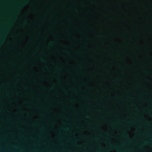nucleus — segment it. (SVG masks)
Returning a JSON list of instances; mask_svg holds the SVG:
<instances>
[{"mask_svg": "<svg viewBox=\"0 0 152 152\" xmlns=\"http://www.w3.org/2000/svg\"><path fill=\"white\" fill-rule=\"evenodd\" d=\"M31 0H29V67H31Z\"/></svg>", "mask_w": 152, "mask_h": 152, "instance_id": "obj_1", "label": "nucleus"}, {"mask_svg": "<svg viewBox=\"0 0 152 152\" xmlns=\"http://www.w3.org/2000/svg\"><path fill=\"white\" fill-rule=\"evenodd\" d=\"M39 127L37 126L35 127V133L34 136L36 141H37L40 139L38 136V133H40V129H42V128L41 126H40V125H39Z\"/></svg>", "mask_w": 152, "mask_h": 152, "instance_id": "obj_2", "label": "nucleus"}, {"mask_svg": "<svg viewBox=\"0 0 152 152\" xmlns=\"http://www.w3.org/2000/svg\"><path fill=\"white\" fill-rule=\"evenodd\" d=\"M38 93H37V96H36V99L38 100H39V96H38Z\"/></svg>", "mask_w": 152, "mask_h": 152, "instance_id": "obj_3", "label": "nucleus"}, {"mask_svg": "<svg viewBox=\"0 0 152 152\" xmlns=\"http://www.w3.org/2000/svg\"><path fill=\"white\" fill-rule=\"evenodd\" d=\"M36 79H37V81H38V76L37 75L36 76ZM37 83L38 82V81H37Z\"/></svg>", "mask_w": 152, "mask_h": 152, "instance_id": "obj_4", "label": "nucleus"}, {"mask_svg": "<svg viewBox=\"0 0 152 152\" xmlns=\"http://www.w3.org/2000/svg\"><path fill=\"white\" fill-rule=\"evenodd\" d=\"M37 102V104H40V103L39 102Z\"/></svg>", "mask_w": 152, "mask_h": 152, "instance_id": "obj_5", "label": "nucleus"}, {"mask_svg": "<svg viewBox=\"0 0 152 152\" xmlns=\"http://www.w3.org/2000/svg\"><path fill=\"white\" fill-rule=\"evenodd\" d=\"M36 144H37V145H38V142H36Z\"/></svg>", "mask_w": 152, "mask_h": 152, "instance_id": "obj_6", "label": "nucleus"}, {"mask_svg": "<svg viewBox=\"0 0 152 152\" xmlns=\"http://www.w3.org/2000/svg\"><path fill=\"white\" fill-rule=\"evenodd\" d=\"M36 72L37 73H39V72L38 71V70H37V71H36Z\"/></svg>", "mask_w": 152, "mask_h": 152, "instance_id": "obj_7", "label": "nucleus"}, {"mask_svg": "<svg viewBox=\"0 0 152 152\" xmlns=\"http://www.w3.org/2000/svg\"><path fill=\"white\" fill-rule=\"evenodd\" d=\"M38 120H37L36 121V122L37 123L38 122Z\"/></svg>", "mask_w": 152, "mask_h": 152, "instance_id": "obj_8", "label": "nucleus"}, {"mask_svg": "<svg viewBox=\"0 0 152 152\" xmlns=\"http://www.w3.org/2000/svg\"><path fill=\"white\" fill-rule=\"evenodd\" d=\"M38 50L37 48V51H38Z\"/></svg>", "mask_w": 152, "mask_h": 152, "instance_id": "obj_9", "label": "nucleus"}, {"mask_svg": "<svg viewBox=\"0 0 152 152\" xmlns=\"http://www.w3.org/2000/svg\"><path fill=\"white\" fill-rule=\"evenodd\" d=\"M39 55V54H38V53L37 54V55Z\"/></svg>", "mask_w": 152, "mask_h": 152, "instance_id": "obj_10", "label": "nucleus"}, {"mask_svg": "<svg viewBox=\"0 0 152 152\" xmlns=\"http://www.w3.org/2000/svg\"><path fill=\"white\" fill-rule=\"evenodd\" d=\"M36 69H37V67H36Z\"/></svg>", "mask_w": 152, "mask_h": 152, "instance_id": "obj_11", "label": "nucleus"}, {"mask_svg": "<svg viewBox=\"0 0 152 152\" xmlns=\"http://www.w3.org/2000/svg\"><path fill=\"white\" fill-rule=\"evenodd\" d=\"M37 35H38V33H37Z\"/></svg>", "mask_w": 152, "mask_h": 152, "instance_id": "obj_12", "label": "nucleus"}, {"mask_svg": "<svg viewBox=\"0 0 152 152\" xmlns=\"http://www.w3.org/2000/svg\"><path fill=\"white\" fill-rule=\"evenodd\" d=\"M27 152H28V151H27Z\"/></svg>", "mask_w": 152, "mask_h": 152, "instance_id": "obj_13", "label": "nucleus"}]
</instances>
